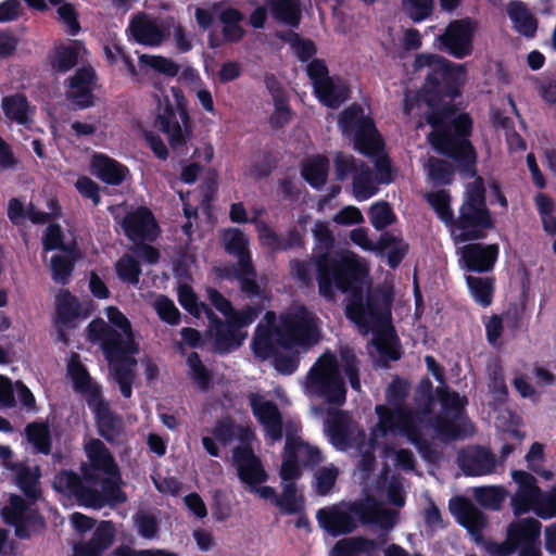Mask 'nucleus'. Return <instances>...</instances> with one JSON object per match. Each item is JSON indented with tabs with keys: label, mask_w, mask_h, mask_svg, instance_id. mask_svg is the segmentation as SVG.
I'll list each match as a JSON object with an SVG mask.
<instances>
[{
	"label": "nucleus",
	"mask_w": 556,
	"mask_h": 556,
	"mask_svg": "<svg viewBox=\"0 0 556 556\" xmlns=\"http://www.w3.org/2000/svg\"><path fill=\"white\" fill-rule=\"evenodd\" d=\"M54 489L64 495L74 496L83 506L100 509L109 504L105 495L101 494L93 484L86 483L84 476L81 479L71 472L63 471L55 476L53 480Z\"/></svg>",
	"instance_id": "obj_20"
},
{
	"label": "nucleus",
	"mask_w": 556,
	"mask_h": 556,
	"mask_svg": "<svg viewBox=\"0 0 556 556\" xmlns=\"http://www.w3.org/2000/svg\"><path fill=\"white\" fill-rule=\"evenodd\" d=\"M438 76L442 78L452 91H457L467 80V70L463 64H454L446 60V66L441 70Z\"/></svg>",
	"instance_id": "obj_50"
},
{
	"label": "nucleus",
	"mask_w": 556,
	"mask_h": 556,
	"mask_svg": "<svg viewBox=\"0 0 556 556\" xmlns=\"http://www.w3.org/2000/svg\"><path fill=\"white\" fill-rule=\"evenodd\" d=\"M170 92L181 122L177 119L173 104L168 99H165L164 103L157 100L155 126L167 136L170 147L174 150H179L190 139L189 116L186 110L187 100L179 88L172 87Z\"/></svg>",
	"instance_id": "obj_15"
},
{
	"label": "nucleus",
	"mask_w": 556,
	"mask_h": 556,
	"mask_svg": "<svg viewBox=\"0 0 556 556\" xmlns=\"http://www.w3.org/2000/svg\"><path fill=\"white\" fill-rule=\"evenodd\" d=\"M339 125L342 134L353 140L356 150L376 159L377 174L374 175L368 166L357 164L351 155L340 153L336 157L338 178L343 180L352 175L354 198L359 202L366 201L378 192L380 184H390L393 179L390 162L382 154V140L372 121L359 106L345 110Z\"/></svg>",
	"instance_id": "obj_3"
},
{
	"label": "nucleus",
	"mask_w": 556,
	"mask_h": 556,
	"mask_svg": "<svg viewBox=\"0 0 556 556\" xmlns=\"http://www.w3.org/2000/svg\"><path fill=\"white\" fill-rule=\"evenodd\" d=\"M222 240L226 251L238 257V268L235 270V276L240 281L242 290L249 295L257 294L258 287L254 280L247 237L241 230L229 228L222 232Z\"/></svg>",
	"instance_id": "obj_17"
},
{
	"label": "nucleus",
	"mask_w": 556,
	"mask_h": 556,
	"mask_svg": "<svg viewBox=\"0 0 556 556\" xmlns=\"http://www.w3.org/2000/svg\"><path fill=\"white\" fill-rule=\"evenodd\" d=\"M188 377L201 391L208 390L211 386L212 376L210 371L202 364L197 353H191L187 358Z\"/></svg>",
	"instance_id": "obj_47"
},
{
	"label": "nucleus",
	"mask_w": 556,
	"mask_h": 556,
	"mask_svg": "<svg viewBox=\"0 0 556 556\" xmlns=\"http://www.w3.org/2000/svg\"><path fill=\"white\" fill-rule=\"evenodd\" d=\"M85 53V48L77 41L60 45L53 51L52 67L58 72H66L76 65Z\"/></svg>",
	"instance_id": "obj_36"
},
{
	"label": "nucleus",
	"mask_w": 556,
	"mask_h": 556,
	"mask_svg": "<svg viewBox=\"0 0 556 556\" xmlns=\"http://www.w3.org/2000/svg\"><path fill=\"white\" fill-rule=\"evenodd\" d=\"M355 516L363 525H376L386 530L392 529L397 522L395 510L388 509L369 497L350 505L338 504L320 508L316 519L323 530L336 538L357 528Z\"/></svg>",
	"instance_id": "obj_10"
},
{
	"label": "nucleus",
	"mask_w": 556,
	"mask_h": 556,
	"mask_svg": "<svg viewBox=\"0 0 556 556\" xmlns=\"http://www.w3.org/2000/svg\"><path fill=\"white\" fill-rule=\"evenodd\" d=\"M208 299L215 308L220 312L226 323L218 319L207 307L198 303V299L187 283L178 286V300L180 305L195 317L205 313L210 319V334L214 338V348L220 353L229 352L239 348L247 337L242 329L254 321L258 312L253 307H245L241 311H235L231 303L225 299L218 291L208 289Z\"/></svg>",
	"instance_id": "obj_6"
},
{
	"label": "nucleus",
	"mask_w": 556,
	"mask_h": 556,
	"mask_svg": "<svg viewBox=\"0 0 556 556\" xmlns=\"http://www.w3.org/2000/svg\"><path fill=\"white\" fill-rule=\"evenodd\" d=\"M458 464L468 476H484L494 471L496 462L488 448L470 446L458 454Z\"/></svg>",
	"instance_id": "obj_29"
},
{
	"label": "nucleus",
	"mask_w": 556,
	"mask_h": 556,
	"mask_svg": "<svg viewBox=\"0 0 556 556\" xmlns=\"http://www.w3.org/2000/svg\"><path fill=\"white\" fill-rule=\"evenodd\" d=\"M268 7L277 21L291 26L299 24L301 16L299 0H270Z\"/></svg>",
	"instance_id": "obj_38"
},
{
	"label": "nucleus",
	"mask_w": 556,
	"mask_h": 556,
	"mask_svg": "<svg viewBox=\"0 0 556 556\" xmlns=\"http://www.w3.org/2000/svg\"><path fill=\"white\" fill-rule=\"evenodd\" d=\"M444 66H446V59L431 53H420L415 58L414 61L415 70L429 68L431 71V73L428 75V79L435 80V85L438 84L437 76L440 74Z\"/></svg>",
	"instance_id": "obj_52"
},
{
	"label": "nucleus",
	"mask_w": 556,
	"mask_h": 556,
	"mask_svg": "<svg viewBox=\"0 0 556 556\" xmlns=\"http://www.w3.org/2000/svg\"><path fill=\"white\" fill-rule=\"evenodd\" d=\"M313 235L316 248L321 252L316 258L320 295L327 300H333L337 291H351L356 298L363 287L367 286L366 263L350 250H343L334 257L328 255L334 240L326 223H316Z\"/></svg>",
	"instance_id": "obj_4"
},
{
	"label": "nucleus",
	"mask_w": 556,
	"mask_h": 556,
	"mask_svg": "<svg viewBox=\"0 0 556 556\" xmlns=\"http://www.w3.org/2000/svg\"><path fill=\"white\" fill-rule=\"evenodd\" d=\"M2 110L8 119L23 126L33 122L35 109L29 105L27 99L22 94H13L2 99Z\"/></svg>",
	"instance_id": "obj_35"
},
{
	"label": "nucleus",
	"mask_w": 556,
	"mask_h": 556,
	"mask_svg": "<svg viewBox=\"0 0 556 556\" xmlns=\"http://www.w3.org/2000/svg\"><path fill=\"white\" fill-rule=\"evenodd\" d=\"M87 316L88 314L81 311L78 300L68 291L62 290L56 294L54 326L60 341L66 343L64 329L75 328Z\"/></svg>",
	"instance_id": "obj_24"
},
{
	"label": "nucleus",
	"mask_w": 556,
	"mask_h": 556,
	"mask_svg": "<svg viewBox=\"0 0 556 556\" xmlns=\"http://www.w3.org/2000/svg\"><path fill=\"white\" fill-rule=\"evenodd\" d=\"M403 3L414 22L426 20L432 12L433 0H403Z\"/></svg>",
	"instance_id": "obj_58"
},
{
	"label": "nucleus",
	"mask_w": 556,
	"mask_h": 556,
	"mask_svg": "<svg viewBox=\"0 0 556 556\" xmlns=\"http://www.w3.org/2000/svg\"><path fill=\"white\" fill-rule=\"evenodd\" d=\"M139 65L143 71H153L166 77H175L180 71V66L172 59L154 54L139 55Z\"/></svg>",
	"instance_id": "obj_39"
},
{
	"label": "nucleus",
	"mask_w": 556,
	"mask_h": 556,
	"mask_svg": "<svg viewBox=\"0 0 556 556\" xmlns=\"http://www.w3.org/2000/svg\"><path fill=\"white\" fill-rule=\"evenodd\" d=\"M320 340V321L305 307H296L277 319L267 312L256 327L251 349L256 358L270 359L281 375L299 367V355Z\"/></svg>",
	"instance_id": "obj_2"
},
{
	"label": "nucleus",
	"mask_w": 556,
	"mask_h": 556,
	"mask_svg": "<svg viewBox=\"0 0 556 556\" xmlns=\"http://www.w3.org/2000/svg\"><path fill=\"white\" fill-rule=\"evenodd\" d=\"M20 489L29 497L37 498L39 496L37 468H29L18 464L12 471Z\"/></svg>",
	"instance_id": "obj_44"
},
{
	"label": "nucleus",
	"mask_w": 556,
	"mask_h": 556,
	"mask_svg": "<svg viewBox=\"0 0 556 556\" xmlns=\"http://www.w3.org/2000/svg\"><path fill=\"white\" fill-rule=\"evenodd\" d=\"M58 14L70 35H76L79 31L80 26L77 21V14L71 4L61 5L58 9Z\"/></svg>",
	"instance_id": "obj_62"
},
{
	"label": "nucleus",
	"mask_w": 556,
	"mask_h": 556,
	"mask_svg": "<svg viewBox=\"0 0 556 556\" xmlns=\"http://www.w3.org/2000/svg\"><path fill=\"white\" fill-rule=\"evenodd\" d=\"M154 308L159 315V317L170 324L176 325L179 323V311L175 306L174 302L165 296H159L154 301Z\"/></svg>",
	"instance_id": "obj_59"
},
{
	"label": "nucleus",
	"mask_w": 556,
	"mask_h": 556,
	"mask_svg": "<svg viewBox=\"0 0 556 556\" xmlns=\"http://www.w3.org/2000/svg\"><path fill=\"white\" fill-rule=\"evenodd\" d=\"M78 192L87 199H90L93 205H98L101 201L99 186L88 177H80L75 184Z\"/></svg>",
	"instance_id": "obj_63"
},
{
	"label": "nucleus",
	"mask_w": 556,
	"mask_h": 556,
	"mask_svg": "<svg viewBox=\"0 0 556 556\" xmlns=\"http://www.w3.org/2000/svg\"><path fill=\"white\" fill-rule=\"evenodd\" d=\"M450 510L457 522L465 527L473 540L479 543L481 531L486 525L484 515L468 500L456 497L450 501Z\"/></svg>",
	"instance_id": "obj_27"
},
{
	"label": "nucleus",
	"mask_w": 556,
	"mask_h": 556,
	"mask_svg": "<svg viewBox=\"0 0 556 556\" xmlns=\"http://www.w3.org/2000/svg\"><path fill=\"white\" fill-rule=\"evenodd\" d=\"M43 245L46 250H60L51 258V270L53 279L64 283L72 274L74 262L80 257L74 233L71 230L64 232L59 226L50 225L43 237Z\"/></svg>",
	"instance_id": "obj_16"
},
{
	"label": "nucleus",
	"mask_w": 556,
	"mask_h": 556,
	"mask_svg": "<svg viewBox=\"0 0 556 556\" xmlns=\"http://www.w3.org/2000/svg\"><path fill=\"white\" fill-rule=\"evenodd\" d=\"M90 170L109 185H119L126 178L128 169L103 153H94L90 161Z\"/></svg>",
	"instance_id": "obj_32"
},
{
	"label": "nucleus",
	"mask_w": 556,
	"mask_h": 556,
	"mask_svg": "<svg viewBox=\"0 0 556 556\" xmlns=\"http://www.w3.org/2000/svg\"><path fill=\"white\" fill-rule=\"evenodd\" d=\"M427 121L432 127L429 141L433 149L464 163L468 166L464 173L475 177L476 170L472 166L476 163V152L467 140L472 124L470 117L444 109L442 112L429 114Z\"/></svg>",
	"instance_id": "obj_9"
},
{
	"label": "nucleus",
	"mask_w": 556,
	"mask_h": 556,
	"mask_svg": "<svg viewBox=\"0 0 556 556\" xmlns=\"http://www.w3.org/2000/svg\"><path fill=\"white\" fill-rule=\"evenodd\" d=\"M321 462L320 451L300 437L288 435L279 470L282 491L276 494L274 488L263 485L268 475L261 460L248 445L238 446L232 454V464L240 481L249 491L265 501H273L283 514H296L304 508V497L298 491L295 481L302 476V467Z\"/></svg>",
	"instance_id": "obj_1"
},
{
	"label": "nucleus",
	"mask_w": 556,
	"mask_h": 556,
	"mask_svg": "<svg viewBox=\"0 0 556 556\" xmlns=\"http://www.w3.org/2000/svg\"><path fill=\"white\" fill-rule=\"evenodd\" d=\"M290 45L293 53L302 61L308 60L316 52L311 40L301 39L298 35L291 37Z\"/></svg>",
	"instance_id": "obj_64"
},
{
	"label": "nucleus",
	"mask_w": 556,
	"mask_h": 556,
	"mask_svg": "<svg viewBox=\"0 0 556 556\" xmlns=\"http://www.w3.org/2000/svg\"><path fill=\"white\" fill-rule=\"evenodd\" d=\"M267 87L273 96L275 111L270 116V123L275 127H282L289 123L291 118V112L289 110L287 99L280 87L277 86L274 79L267 80Z\"/></svg>",
	"instance_id": "obj_42"
},
{
	"label": "nucleus",
	"mask_w": 556,
	"mask_h": 556,
	"mask_svg": "<svg viewBox=\"0 0 556 556\" xmlns=\"http://www.w3.org/2000/svg\"><path fill=\"white\" fill-rule=\"evenodd\" d=\"M114 529L111 522L101 523L93 533V538L89 545L102 552L113 541Z\"/></svg>",
	"instance_id": "obj_61"
},
{
	"label": "nucleus",
	"mask_w": 556,
	"mask_h": 556,
	"mask_svg": "<svg viewBox=\"0 0 556 556\" xmlns=\"http://www.w3.org/2000/svg\"><path fill=\"white\" fill-rule=\"evenodd\" d=\"M427 198L440 219L450 225L451 235L456 243L481 239L485 231L493 227L491 215L485 206L484 186L480 177H475V180L467 186L465 201L459 210V217L455 222L447 191L431 192Z\"/></svg>",
	"instance_id": "obj_7"
},
{
	"label": "nucleus",
	"mask_w": 556,
	"mask_h": 556,
	"mask_svg": "<svg viewBox=\"0 0 556 556\" xmlns=\"http://www.w3.org/2000/svg\"><path fill=\"white\" fill-rule=\"evenodd\" d=\"M391 296L388 293L370 295L366 304L356 299L346 306V316L357 326L359 332L374 333L372 344L392 359H397L396 337L391 324Z\"/></svg>",
	"instance_id": "obj_11"
},
{
	"label": "nucleus",
	"mask_w": 556,
	"mask_h": 556,
	"mask_svg": "<svg viewBox=\"0 0 556 556\" xmlns=\"http://www.w3.org/2000/svg\"><path fill=\"white\" fill-rule=\"evenodd\" d=\"M134 523L139 535L147 540L157 536L159 525L156 518L149 513L139 511L134 516Z\"/></svg>",
	"instance_id": "obj_55"
},
{
	"label": "nucleus",
	"mask_w": 556,
	"mask_h": 556,
	"mask_svg": "<svg viewBox=\"0 0 556 556\" xmlns=\"http://www.w3.org/2000/svg\"><path fill=\"white\" fill-rule=\"evenodd\" d=\"M378 244L379 249L387 253L388 262L392 267L397 266L407 252V245L402 239L389 232L380 237Z\"/></svg>",
	"instance_id": "obj_45"
},
{
	"label": "nucleus",
	"mask_w": 556,
	"mask_h": 556,
	"mask_svg": "<svg viewBox=\"0 0 556 556\" xmlns=\"http://www.w3.org/2000/svg\"><path fill=\"white\" fill-rule=\"evenodd\" d=\"M262 212H256L254 217L251 219L256 225V230L258 233L260 242L270 249L271 251H281L286 250V245L279 236H277L271 228H269L266 224L258 220V215Z\"/></svg>",
	"instance_id": "obj_53"
},
{
	"label": "nucleus",
	"mask_w": 556,
	"mask_h": 556,
	"mask_svg": "<svg viewBox=\"0 0 556 556\" xmlns=\"http://www.w3.org/2000/svg\"><path fill=\"white\" fill-rule=\"evenodd\" d=\"M339 477V469L330 464L321 467L315 472L314 488L317 494L328 495L332 492Z\"/></svg>",
	"instance_id": "obj_48"
},
{
	"label": "nucleus",
	"mask_w": 556,
	"mask_h": 556,
	"mask_svg": "<svg viewBox=\"0 0 556 556\" xmlns=\"http://www.w3.org/2000/svg\"><path fill=\"white\" fill-rule=\"evenodd\" d=\"M94 71L90 67L78 70L70 79L66 90L67 99L78 108H87L93 103Z\"/></svg>",
	"instance_id": "obj_30"
},
{
	"label": "nucleus",
	"mask_w": 556,
	"mask_h": 556,
	"mask_svg": "<svg viewBox=\"0 0 556 556\" xmlns=\"http://www.w3.org/2000/svg\"><path fill=\"white\" fill-rule=\"evenodd\" d=\"M472 299L481 306L491 305L494 292V279L491 277H473L466 278Z\"/></svg>",
	"instance_id": "obj_43"
},
{
	"label": "nucleus",
	"mask_w": 556,
	"mask_h": 556,
	"mask_svg": "<svg viewBox=\"0 0 556 556\" xmlns=\"http://www.w3.org/2000/svg\"><path fill=\"white\" fill-rule=\"evenodd\" d=\"M460 262L471 271L484 273L494 267L498 256L496 244L470 243L459 249Z\"/></svg>",
	"instance_id": "obj_26"
},
{
	"label": "nucleus",
	"mask_w": 556,
	"mask_h": 556,
	"mask_svg": "<svg viewBox=\"0 0 556 556\" xmlns=\"http://www.w3.org/2000/svg\"><path fill=\"white\" fill-rule=\"evenodd\" d=\"M84 448L88 459L81 466L85 482L99 489L111 505L126 502L127 496L121 489L123 482L118 466L104 443L98 439H89Z\"/></svg>",
	"instance_id": "obj_13"
},
{
	"label": "nucleus",
	"mask_w": 556,
	"mask_h": 556,
	"mask_svg": "<svg viewBox=\"0 0 556 556\" xmlns=\"http://www.w3.org/2000/svg\"><path fill=\"white\" fill-rule=\"evenodd\" d=\"M4 521L15 528V534L25 539L43 527L42 519L30 504L17 496L11 495L10 504L2 509Z\"/></svg>",
	"instance_id": "obj_22"
},
{
	"label": "nucleus",
	"mask_w": 556,
	"mask_h": 556,
	"mask_svg": "<svg viewBox=\"0 0 556 556\" xmlns=\"http://www.w3.org/2000/svg\"><path fill=\"white\" fill-rule=\"evenodd\" d=\"M249 402L255 418L264 429L266 439L270 443L280 441L282 438V419L276 405L257 393H251Z\"/></svg>",
	"instance_id": "obj_23"
},
{
	"label": "nucleus",
	"mask_w": 556,
	"mask_h": 556,
	"mask_svg": "<svg viewBox=\"0 0 556 556\" xmlns=\"http://www.w3.org/2000/svg\"><path fill=\"white\" fill-rule=\"evenodd\" d=\"M105 313L110 324L119 331L112 330L104 320L97 319L88 326V339L101 345L121 393L130 397L136 366L131 355L138 353V344L134 340L129 320L118 308L109 306Z\"/></svg>",
	"instance_id": "obj_5"
},
{
	"label": "nucleus",
	"mask_w": 556,
	"mask_h": 556,
	"mask_svg": "<svg viewBox=\"0 0 556 556\" xmlns=\"http://www.w3.org/2000/svg\"><path fill=\"white\" fill-rule=\"evenodd\" d=\"M477 28V23L471 18L456 20L448 24L438 40L451 55L464 59L473 51V36Z\"/></svg>",
	"instance_id": "obj_21"
},
{
	"label": "nucleus",
	"mask_w": 556,
	"mask_h": 556,
	"mask_svg": "<svg viewBox=\"0 0 556 556\" xmlns=\"http://www.w3.org/2000/svg\"><path fill=\"white\" fill-rule=\"evenodd\" d=\"M327 173L328 160L321 155L307 159L302 166V176L314 188L325 184Z\"/></svg>",
	"instance_id": "obj_40"
},
{
	"label": "nucleus",
	"mask_w": 556,
	"mask_h": 556,
	"mask_svg": "<svg viewBox=\"0 0 556 556\" xmlns=\"http://www.w3.org/2000/svg\"><path fill=\"white\" fill-rule=\"evenodd\" d=\"M379 544L376 540L352 536L339 540L329 552V556H378Z\"/></svg>",
	"instance_id": "obj_33"
},
{
	"label": "nucleus",
	"mask_w": 556,
	"mask_h": 556,
	"mask_svg": "<svg viewBox=\"0 0 556 556\" xmlns=\"http://www.w3.org/2000/svg\"><path fill=\"white\" fill-rule=\"evenodd\" d=\"M425 169L428 178L435 185H445L452 180L453 168L446 161L430 157Z\"/></svg>",
	"instance_id": "obj_49"
},
{
	"label": "nucleus",
	"mask_w": 556,
	"mask_h": 556,
	"mask_svg": "<svg viewBox=\"0 0 556 556\" xmlns=\"http://www.w3.org/2000/svg\"><path fill=\"white\" fill-rule=\"evenodd\" d=\"M407 394V384L394 380L387 389V405H377L378 424L371 430V442L383 444L390 437L402 434L410 442H417L419 433L412 412L401 406Z\"/></svg>",
	"instance_id": "obj_12"
},
{
	"label": "nucleus",
	"mask_w": 556,
	"mask_h": 556,
	"mask_svg": "<svg viewBox=\"0 0 556 556\" xmlns=\"http://www.w3.org/2000/svg\"><path fill=\"white\" fill-rule=\"evenodd\" d=\"M307 75L317 98L326 106L337 108L346 100L348 87L342 80L329 77L328 70L321 61H312L307 65Z\"/></svg>",
	"instance_id": "obj_19"
},
{
	"label": "nucleus",
	"mask_w": 556,
	"mask_h": 556,
	"mask_svg": "<svg viewBox=\"0 0 556 556\" xmlns=\"http://www.w3.org/2000/svg\"><path fill=\"white\" fill-rule=\"evenodd\" d=\"M511 477L517 489L510 498V507L515 516L533 513L542 519L556 517V485L544 492L538 480L523 470H513Z\"/></svg>",
	"instance_id": "obj_14"
},
{
	"label": "nucleus",
	"mask_w": 556,
	"mask_h": 556,
	"mask_svg": "<svg viewBox=\"0 0 556 556\" xmlns=\"http://www.w3.org/2000/svg\"><path fill=\"white\" fill-rule=\"evenodd\" d=\"M112 213L125 235L134 242L153 241L159 235L155 218L147 207L126 212L124 206L118 205L112 208Z\"/></svg>",
	"instance_id": "obj_18"
},
{
	"label": "nucleus",
	"mask_w": 556,
	"mask_h": 556,
	"mask_svg": "<svg viewBox=\"0 0 556 556\" xmlns=\"http://www.w3.org/2000/svg\"><path fill=\"white\" fill-rule=\"evenodd\" d=\"M28 442L37 452L49 454L51 451V438L48 425L43 422H33L26 428Z\"/></svg>",
	"instance_id": "obj_46"
},
{
	"label": "nucleus",
	"mask_w": 556,
	"mask_h": 556,
	"mask_svg": "<svg viewBox=\"0 0 556 556\" xmlns=\"http://www.w3.org/2000/svg\"><path fill=\"white\" fill-rule=\"evenodd\" d=\"M395 435L390 437L389 440L383 444H374L371 442V437L369 438V447L370 450H376L377 447H382L383 457L388 458L391 454L394 455L395 459V466L404 469V470H412L415 466V459L408 450L401 448L396 452H393L391 448H389L388 444L393 441Z\"/></svg>",
	"instance_id": "obj_51"
},
{
	"label": "nucleus",
	"mask_w": 556,
	"mask_h": 556,
	"mask_svg": "<svg viewBox=\"0 0 556 556\" xmlns=\"http://www.w3.org/2000/svg\"><path fill=\"white\" fill-rule=\"evenodd\" d=\"M116 273L119 279L129 283H137L139 281L140 268L134 257L129 255L123 256L116 263Z\"/></svg>",
	"instance_id": "obj_57"
},
{
	"label": "nucleus",
	"mask_w": 556,
	"mask_h": 556,
	"mask_svg": "<svg viewBox=\"0 0 556 556\" xmlns=\"http://www.w3.org/2000/svg\"><path fill=\"white\" fill-rule=\"evenodd\" d=\"M475 494L480 504L492 509H498L505 498L504 489L496 486L479 488Z\"/></svg>",
	"instance_id": "obj_56"
},
{
	"label": "nucleus",
	"mask_w": 556,
	"mask_h": 556,
	"mask_svg": "<svg viewBox=\"0 0 556 556\" xmlns=\"http://www.w3.org/2000/svg\"><path fill=\"white\" fill-rule=\"evenodd\" d=\"M341 369L349 378L351 387L361 392V381L355 355L349 349H342L339 359L330 352L324 353L311 367L301 381L307 396L323 399L326 403L341 406L345 403L346 389Z\"/></svg>",
	"instance_id": "obj_8"
},
{
	"label": "nucleus",
	"mask_w": 556,
	"mask_h": 556,
	"mask_svg": "<svg viewBox=\"0 0 556 556\" xmlns=\"http://www.w3.org/2000/svg\"><path fill=\"white\" fill-rule=\"evenodd\" d=\"M485 337L493 346L503 344L502 336L504 332V318L500 315H492L484 321Z\"/></svg>",
	"instance_id": "obj_60"
},
{
	"label": "nucleus",
	"mask_w": 556,
	"mask_h": 556,
	"mask_svg": "<svg viewBox=\"0 0 556 556\" xmlns=\"http://www.w3.org/2000/svg\"><path fill=\"white\" fill-rule=\"evenodd\" d=\"M67 374L73 381L74 389L81 393L88 404L101 397L99 386L91 379L81 364L78 354H72L67 363Z\"/></svg>",
	"instance_id": "obj_31"
},
{
	"label": "nucleus",
	"mask_w": 556,
	"mask_h": 556,
	"mask_svg": "<svg viewBox=\"0 0 556 556\" xmlns=\"http://www.w3.org/2000/svg\"><path fill=\"white\" fill-rule=\"evenodd\" d=\"M508 15L514 27L526 36H533L536 30V21L521 2H511L508 5Z\"/></svg>",
	"instance_id": "obj_41"
},
{
	"label": "nucleus",
	"mask_w": 556,
	"mask_h": 556,
	"mask_svg": "<svg viewBox=\"0 0 556 556\" xmlns=\"http://www.w3.org/2000/svg\"><path fill=\"white\" fill-rule=\"evenodd\" d=\"M218 17L223 24L224 39L227 41H238L243 37V29L240 22L243 20L242 14L233 8H215Z\"/></svg>",
	"instance_id": "obj_37"
},
{
	"label": "nucleus",
	"mask_w": 556,
	"mask_h": 556,
	"mask_svg": "<svg viewBox=\"0 0 556 556\" xmlns=\"http://www.w3.org/2000/svg\"><path fill=\"white\" fill-rule=\"evenodd\" d=\"M541 534V522L534 518H525L511 522L507 528V541L509 547H504L505 552L502 556L509 555L517 546H523V549L539 547V539Z\"/></svg>",
	"instance_id": "obj_25"
},
{
	"label": "nucleus",
	"mask_w": 556,
	"mask_h": 556,
	"mask_svg": "<svg viewBox=\"0 0 556 556\" xmlns=\"http://www.w3.org/2000/svg\"><path fill=\"white\" fill-rule=\"evenodd\" d=\"M128 31L136 42L150 47L160 46L166 37L163 25L147 14L136 15L129 23Z\"/></svg>",
	"instance_id": "obj_28"
},
{
	"label": "nucleus",
	"mask_w": 556,
	"mask_h": 556,
	"mask_svg": "<svg viewBox=\"0 0 556 556\" xmlns=\"http://www.w3.org/2000/svg\"><path fill=\"white\" fill-rule=\"evenodd\" d=\"M88 405L96 416L100 434L108 441H112L119 432L122 421L113 416L108 404L101 397L92 400Z\"/></svg>",
	"instance_id": "obj_34"
},
{
	"label": "nucleus",
	"mask_w": 556,
	"mask_h": 556,
	"mask_svg": "<svg viewBox=\"0 0 556 556\" xmlns=\"http://www.w3.org/2000/svg\"><path fill=\"white\" fill-rule=\"evenodd\" d=\"M369 219L377 230H381L394 222L395 215L389 203L376 202L369 208Z\"/></svg>",
	"instance_id": "obj_54"
}]
</instances>
